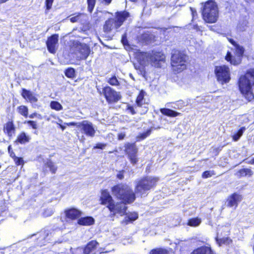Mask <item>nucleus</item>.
I'll return each instance as SVG.
<instances>
[{
    "label": "nucleus",
    "instance_id": "f257e3e1",
    "mask_svg": "<svg viewBox=\"0 0 254 254\" xmlns=\"http://www.w3.org/2000/svg\"><path fill=\"white\" fill-rule=\"evenodd\" d=\"M116 195L121 201L115 202L108 191H102L100 197V204L105 205L110 211L109 217L114 220L116 214L123 216L127 214V204H130L135 199L133 191H116Z\"/></svg>",
    "mask_w": 254,
    "mask_h": 254
},
{
    "label": "nucleus",
    "instance_id": "f03ea898",
    "mask_svg": "<svg viewBox=\"0 0 254 254\" xmlns=\"http://www.w3.org/2000/svg\"><path fill=\"white\" fill-rule=\"evenodd\" d=\"M254 86V69L248 71L241 76L239 81V87L242 94L249 101L254 99L253 86Z\"/></svg>",
    "mask_w": 254,
    "mask_h": 254
},
{
    "label": "nucleus",
    "instance_id": "7ed1b4c3",
    "mask_svg": "<svg viewBox=\"0 0 254 254\" xmlns=\"http://www.w3.org/2000/svg\"><path fill=\"white\" fill-rule=\"evenodd\" d=\"M204 20L208 23H215L218 19L219 12L217 5L213 0L207 1L202 12Z\"/></svg>",
    "mask_w": 254,
    "mask_h": 254
},
{
    "label": "nucleus",
    "instance_id": "20e7f679",
    "mask_svg": "<svg viewBox=\"0 0 254 254\" xmlns=\"http://www.w3.org/2000/svg\"><path fill=\"white\" fill-rule=\"evenodd\" d=\"M187 57L183 52L174 50L172 53L171 64L173 70L177 72H181L187 67L186 63Z\"/></svg>",
    "mask_w": 254,
    "mask_h": 254
},
{
    "label": "nucleus",
    "instance_id": "39448f33",
    "mask_svg": "<svg viewBox=\"0 0 254 254\" xmlns=\"http://www.w3.org/2000/svg\"><path fill=\"white\" fill-rule=\"evenodd\" d=\"M158 180L159 179L157 177H146L138 181L136 185V190H149L155 185Z\"/></svg>",
    "mask_w": 254,
    "mask_h": 254
},
{
    "label": "nucleus",
    "instance_id": "423d86ee",
    "mask_svg": "<svg viewBox=\"0 0 254 254\" xmlns=\"http://www.w3.org/2000/svg\"><path fill=\"white\" fill-rule=\"evenodd\" d=\"M215 72L217 80L222 84L227 83L230 79V73L229 68L226 65L215 67Z\"/></svg>",
    "mask_w": 254,
    "mask_h": 254
},
{
    "label": "nucleus",
    "instance_id": "0eeeda50",
    "mask_svg": "<svg viewBox=\"0 0 254 254\" xmlns=\"http://www.w3.org/2000/svg\"><path fill=\"white\" fill-rule=\"evenodd\" d=\"M102 93L104 94L107 101L109 103L117 102L121 97L119 92L109 86H106L103 88Z\"/></svg>",
    "mask_w": 254,
    "mask_h": 254
},
{
    "label": "nucleus",
    "instance_id": "6e6552de",
    "mask_svg": "<svg viewBox=\"0 0 254 254\" xmlns=\"http://www.w3.org/2000/svg\"><path fill=\"white\" fill-rule=\"evenodd\" d=\"M234 47L237 59L233 58L230 52H228L227 55L226 56L225 59L227 61L230 62L231 64L237 65L240 63V58L243 56L244 54V49L243 47L238 44L236 45Z\"/></svg>",
    "mask_w": 254,
    "mask_h": 254
},
{
    "label": "nucleus",
    "instance_id": "1a4fd4ad",
    "mask_svg": "<svg viewBox=\"0 0 254 254\" xmlns=\"http://www.w3.org/2000/svg\"><path fill=\"white\" fill-rule=\"evenodd\" d=\"M125 151L130 162L134 165L138 161L137 157L138 149L133 143H127L125 145Z\"/></svg>",
    "mask_w": 254,
    "mask_h": 254
},
{
    "label": "nucleus",
    "instance_id": "9d476101",
    "mask_svg": "<svg viewBox=\"0 0 254 254\" xmlns=\"http://www.w3.org/2000/svg\"><path fill=\"white\" fill-rule=\"evenodd\" d=\"M78 126L81 132L87 136L90 137H93L95 136L96 131L91 122L85 120L80 122Z\"/></svg>",
    "mask_w": 254,
    "mask_h": 254
},
{
    "label": "nucleus",
    "instance_id": "9b49d317",
    "mask_svg": "<svg viewBox=\"0 0 254 254\" xmlns=\"http://www.w3.org/2000/svg\"><path fill=\"white\" fill-rule=\"evenodd\" d=\"M242 195L234 192L227 198V206L228 207L237 208L239 203L242 200Z\"/></svg>",
    "mask_w": 254,
    "mask_h": 254
},
{
    "label": "nucleus",
    "instance_id": "f8f14e48",
    "mask_svg": "<svg viewBox=\"0 0 254 254\" xmlns=\"http://www.w3.org/2000/svg\"><path fill=\"white\" fill-rule=\"evenodd\" d=\"M65 218L67 220L74 221L79 218L82 214L81 210L74 207L67 208L64 211Z\"/></svg>",
    "mask_w": 254,
    "mask_h": 254
},
{
    "label": "nucleus",
    "instance_id": "ddd939ff",
    "mask_svg": "<svg viewBox=\"0 0 254 254\" xmlns=\"http://www.w3.org/2000/svg\"><path fill=\"white\" fill-rule=\"evenodd\" d=\"M76 50L79 55L78 57L82 60L86 59L90 53L89 46L84 43L78 44L76 47Z\"/></svg>",
    "mask_w": 254,
    "mask_h": 254
},
{
    "label": "nucleus",
    "instance_id": "4468645a",
    "mask_svg": "<svg viewBox=\"0 0 254 254\" xmlns=\"http://www.w3.org/2000/svg\"><path fill=\"white\" fill-rule=\"evenodd\" d=\"M59 40V36L57 34H54L48 38L46 44L48 51L52 54L56 53V46Z\"/></svg>",
    "mask_w": 254,
    "mask_h": 254
},
{
    "label": "nucleus",
    "instance_id": "2eb2a0df",
    "mask_svg": "<svg viewBox=\"0 0 254 254\" xmlns=\"http://www.w3.org/2000/svg\"><path fill=\"white\" fill-rule=\"evenodd\" d=\"M151 64L155 67H160L159 62H164L165 61V55L160 52H152L151 53Z\"/></svg>",
    "mask_w": 254,
    "mask_h": 254
},
{
    "label": "nucleus",
    "instance_id": "dca6fc26",
    "mask_svg": "<svg viewBox=\"0 0 254 254\" xmlns=\"http://www.w3.org/2000/svg\"><path fill=\"white\" fill-rule=\"evenodd\" d=\"M116 17L114 20L116 21V24L117 28H119L126 20V19L129 16V13L126 11L117 12L115 14Z\"/></svg>",
    "mask_w": 254,
    "mask_h": 254
},
{
    "label": "nucleus",
    "instance_id": "f3484780",
    "mask_svg": "<svg viewBox=\"0 0 254 254\" xmlns=\"http://www.w3.org/2000/svg\"><path fill=\"white\" fill-rule=\"evenodd\" d=\"M190 254H216L210 247L202 246L194 249Z\"/></svg>",
    "mask_w": 254,
    "mask_h": 254
},
{
    "label": "nucleus",
    "instance_id": "a211bd4d",
    "mask_svg": "<svg viewBox=\"0 0 254 254\" xmlns=\"http://www.w3.org/2000/svg\"><path fill=\"white\" fill-rule=\"evenodd\" d=\"M95 219L92 216L80 217L77 221V223L80 226H88L95 223Z\"/></svg>",
    "mask_w": 254,
    "mask_h": 254
},
{
    "label": "nucleus",
    "instance_id": "6ab92c4d",
    "mask_svg": "<svg viewBox=\"0 0 254 254\" xmlns=\"http://www.w3.org/2000/svg\"><path fill=\"white\" fill-rule=\"evenodd\" d=\"M21 95L25 99L32 103H35L38 101L37 98L33 92L25 89H22Z\"/></svg>",
    "mask_w": 254,
    "mask_h": 254
},
{
    "label": "nucleus",
    "instance_id": "aec40b11",
    "mask_svg": "<svg viewBox=\"0 0 254 254\" xmlns=\"http://www.w3.org/2000/svg\"><path fill=\"white\" fill-rule=\"evenodd\" d=\"M151 53H140L138 56V60L142 65H146L149 64H151Z\"/></svg>",
    "mask_w": 254,
    "mask_h": 254
},
{
    "label": "nucleus",
    "instance_id": "412c9836",
    "mask_svg": "<svg viewBox=\"0 0 254 254\" xmlns=\"http://www.w3.org/2000/svg\"><path fill=\"white\" fill-rule=\"evenodd\" d=\"M98 245V243L96 240H92L89 242L83 249L84 254H89L96 249Z\"/></svg>",
    "mask_w": 254,
    "mask_h": 254
},
{
    "label": "nucleus",
    "instance_id": "4be33fe9",
    "mask_svg": "<svg viewBox=\"0 0 254 254\" xmlns=\"http://www.w3.org/2000/svg\"><path fill=\"white\" fill-rule=\"evenodd\" d=\"M114 28H118L114 19H109L107 20L103 27L104 31L105 32L109 33Z\"/></svg>",
    "mask_w": 254,
    "mask_h": 254
},
{
    "label": "nucleus",
    "instance_id": "5701e85b",
    "mask_svg": "<svg viewBox=\"0 0 254 254\" xmlns=\"http://www.w3.org/2000/svg\"><path fill=\"white\" fill-rule=\"evenodd\" d=\"M144 95L145 92L141 91L137 97L136 103L138 107H141L144 106L143 107L145 109L144 112H146L147 107L146 106V105L145 104V100L144 99Z\"/></svg>",
    "mask_w": 254,
    "mask_h": 254
},
{
    "label": "nucleus",
    "instance_id": "b1692460",
    "mask_svg": "<svg viewBox=\"0 0 254 254\" xmlns=\"http://www.w3.org/2000/svg\"><path fill=\"white\" fill-rule=\"evenodd\" d=\"M4 130L8 136L11 137L15 132V127L12 122H8L4 127Z\"/></svg>",
    "mask_w": 254,
    "mask_h": 254
},
{
    "label": "nucleus",
    "instance_id": "393cba45",
    "mask_svg": "<svg viewBox=\"0 0 254 254\" xmlns=\"http://www.w3.org/2000/svg\"><path fill=\"white\" fill-rule=\"evenodd\" d=\"M253 174V172L250 169L245 168L239 170L235 175L237 177L241 178L243 177H250Z\"/></svg>",
    "mask_w": 254,
    "mask_h": 254
},
{
    "label": "nucleus",
    "instance_id": "a878e982",
    "mask_svg": "<svg viewBox=\"0 0 254 254\" xmlns=\"http://www.w3.org/2000/svg\"><path fill=\"white\" fill-rule=\"evenodd\" d=\"M138 218V213L136 212H130L128 215L126 216L124 220V222L126 224L129 223H132Z\"/></svg>",
    "mask_w": 254,
    "mask_h": 254
},
{
    "label": "nucleus",
    "instance_id": "bb28decb",
    "mask_svg": "<svg viewBox=\"0 0 254 254\" xmlns=\"http://www.w3.org/2000/svg\"><path fill=\"white\" fill-rule=\"evenodd\" d=\"M30 139V137L29 136L27 135L25 132H22L18 135L15 142H18L20 144H24L28 142Z\"/></svg>",
    "mask_w": 254,
    "mask_h": 254
},
{
    "label": "nucleus",
    "instance_id": "cd10ccee",
    "mask_svg": "<svg viewBox=\"0 0 254 254\" xmlns=\"http://www.w3.org/2000/svg\"><path fill=\"white\" fill-rule=\"evenodd\" d=\"M160 112L162 114L171 117H175L181 115V113H180L175 112L172 110L167 108L161 109Z\"/></svg>",
    "mask_w": 254,
    "mask_h": 254
},
{
    "label": "nucleus",
    "instance_id": "c85d7f7f",
    "mask_svg": "<svg viewBox=\"0 0 254 254\" xmlns=\"http://www.w3.org/2000/svg\"><path fill=\"white\" fill-rule=\"evenodd\" d=\"M201 219L198 217L191 218L188 220L187 225L190 227H197L201 223Z\"/></svg>",
    "mask_w": 254,
    "mask_h": 254
},
{
    "label": "nucleus",
    "instance_id": "c756f323",
    "mask_svg": "<svg viewBox=\"0 0 254 254\" xmlns=\"http://www.w3.org/2000/svg\"><path fill=\"white\" fill-rule=\"evenodd\" d=\"M17 110L18 113L20 115L25 117H27L28 115V109L26 106L23 105L20 106L17 108Z\"/></svg>",
    "mask_w": 254,
    "mask_h": 254
},
{
    "label": "nucleus",
    "instance_id": "7c9ffc66",
    "mask_svg": "<svg viewBox=\"0 0 254 254\" xmlns=\"http://www.w3.org/2000/svg\"><path fill=\"white\" fill-rule=\"evenodd\" d=\"M128 186L126 184H119L114 187L112 190H129Z\"/></svg>",
    "mask_w": 254,
    "mask_h": 254
},
{
    "label": "nucleus",
    "instance_id": "2f4dec72",
    "mask_svg": "<svg viewBox=\"0 0 254 254\" xmlns=\"http://www.w3.org/2000/svg\"><path fill=\"white\" fill-rule=\"evenodd\" d=\"M246 130V128L245 127H242L240 128L238 131L234 134L233 135V139L234 141H237L240 138V137L242 135L244 131Z\"/></svg>",
    "mask_w": 254,
    "mask_h": 254
},
{
    "label": "nucleus",
    "instance_id": "473e14b6",
    "mask_svg": "<svg viewBox=\"0 0 254 254\" xmlns=\"http://www.w3.org/2000/svg\"><path fill=\"white\" fill-rule=\"evenodd\" d=\"M150 254H168L167 250L161 248H156L151 251Z\"/></svg>",
    "mask_w": 254,
    "mask_h": 254
},
{
    "label": "nucleus",
    "instance_id": "72a5a7b5",
    "mask_svg": "<svg viewBox=\"0 0 254 254\" xmlns=\"http://www.w3.org/2000/svg\"><path fill=\"white\" fill-rule=\"evenodd\" d=\"M50 106L52 109L57 111H60L63 109V107L61 104L57 101L51 102Z\"/></svg>",
    "mask_w": 254,
    "mask_h": 254
},
{
    "label": "nucleus",
    "instance_id": "f704fd0d",
    "mask_svg": "<svg viewBox=\"0 0 254 254\" xmlns=\"http://www.w3.org/2000/svg\"><path fill=\"white\" fill-rule=\"evenodd\" d=\"M65 75L68 78H73L75 76V70L72 68H68L65 71Z\"/></svg>",
    "mask_w": 254,
    "mask_h": 254
},
{
    "label": "nucleus",
    "instance_id": "c9c22d12",
    "mask_svg": "<svg viewBox=\"0 0 254 254\" xmlns=\"http://www.w3.org/2000/svg\"><path fill=\"white\" fill-rule=\"evenodd\" d=\"M107 81L111 85L116 86L119 84V82L115 76L109 78Z\"/></svg>",
    "mask_w": 254,
    "mask_h": 254
},
{
    "label": "nucleus",
    "instance_id": "e433bc0d",
    "mask_svg": "<svg viewBox=\"0 0 254 254\" xmlns=\"http://www.w3.org/2000/svg\"><path fill=\"white\" fill-rule=\"evenodd\" d=\"M215 173L214 171H206L204 172L202 174V177L203 178H208L212 177L213 175H215Z\"/></svg>",
    "mask_w": 254,
    "mask_h": 254
},
{
    "label": "nucleus",
    "instance_id": "4c0bfd02",
    "mask_svg": "<svg viewBox=\"0 0 254 254\" xmlns=\"http://www.w3.org/2000/svg\"><path fill=\"white\" fill-rule=\"evenodd\" d=\"M47 166L48 168H50V171L52 172V173L54 174L56 173L57 167L52 162L48 161L47 163Z\"/></svg>",
    "mask_w": 254,
    "mask_h": 254
},
{
    "label": "nucleus",
    "instance_id": "58836bf2",
    "mask_svg": "<svg viewBox=\"0 0 254 254\" xmlns=\"http://www.w3.org/2000/svg\"><path fill=\"white\" fill-rule=\"evenodd\" d=\"M25 124H27L30 127H32V128L34 129H36L38 128V125L37 122L34 121H26L24 123Z\"/></svg>",
    "mask_w": 254,
    "mask_h": 254
},
{
    "label": "nucleus",
    "instance_id": "ea45409f",
    "mask_svg": "<svg viewBox=\"0 0 254 254\" xmlns=\"http://www.w3.org/2000/svg\"><path fill=\"white\" fill-rule=\"evenodd\" d=\"M87 2L88 4V10L91 12L95 5V0H87Z\"/></svg>",
    "mask_w": 254,
    "mask_h": 254
},
{
    "label": "nucleus",
    "instance_id": "a19ab883",
    "mask_svg": "<svg viewBox=\"0 0 254 254\" xmlns=\"http://www.w3.org/2000/svg\"><path fill=\"white\" fill-rule=\"evenodd\" d=\"M13 159H14L15 164L17 165H23L24 161L22 158H19L15 156Z\"/></svg>",
    "mask_w": 254,
    "mask_h": 254
},
{
    "label": "nucleus",
    "instance_id": "79ce46f5",
    "mask_svg": "<svg viewBox=\"0 0 254 254\" xmlns=\"http://www.w3.org/2000/svg\"><path fill=\"white\" fill-rule=\"evenodd\" d=\"M151 133L150 130H148L147 131L140 134L138 136V137H139L141 139H143L145 138L147 136H148Z\"/></svg>",
    "mask_w": 254,
    "mask_h": 254
},
{
    "label": "nucleus",
    "instance_id": "37998d69",
    "mask_svg": "<svg viewBox=\"0 0 254 254\" xmlns=\"http://www.w3.org/2000/svg\"><path fill=\"white\" fill-rule=\"evenodd\" d=\"M54 0H46V7L48 10L51 8Z\"/></svg>",
    "mask_w": 254,
    "mask_h": 254
},
{
    "label": "nucleus",
    "instance_id": "c03bdc74",
    "mask_svg": "<svg viewBox=\"0 0 254 254\" xmlns=\"http://www.w3.org/2000/svg\"><path fill=\"white\" fill-rule=\"evenodd\" d=\"M81 15V14H78V15L74 16V17H72L71 18H70V21L72 22V23H74V22H77L78 19H79V16Z\"/></svg>",
    "mask_w": 254,
    "mask_h": 254
},
{
    "label": "nucleus",
    "instance_id": "a18cd8bd",
    "mask_svg": "<svg viewBox=\"0 0 254 254\" xmlns=\"http://www.w3.org/2000/svg\"><path fill=\"white\" fill-rule=\"evenodd\" d=\"M106 146V144L103 143H97L95 146L94 147V148H98L103 149Z\"/></svg>",
    "mask_w": 254,
    "mask_h": 254
},
{
    "label": "nucleus",
    "instance_id": "49530a36",
    "mask_svg": "<svg viewBox=\"0 0 254 254\" xmlns=\"http://www.w3.org/2000/svg\"><path fill=\"white\" fill-rule=\"evenodd\" d=\"M8 153H9L10 157H12V158H13L14 157H15L16 156L14 153L13 152V151L11 150V145H9L8 147Z\"/></svg>",
    "mask_w": 254,
    "mask_h": 254
},
{
    "label": "nucleus",
    "instance_id": "de8ad7c7",
    "mask_svg": "<svg viewBox=\"0 0 254 254\" xmlns=\"http://www.w3.org/2000/svg\"><path fill=\"white\" fill-rule=\"evenodd\" d=\"M124 171H120L117 174V177L120 180H122L124 178Z\"/></svg>",
    "mask_w": 254,
    "mask_h": 254
},
{
    "label": "nucleus",
    "instance_id": "09e8293b",
    "mask_svg": "<svg viewBox=\"0 0 254 254\" xmlns=\"http://www.w3.org/2000/svg\"><path fill=\"white\" fill-rule=\"evenodd\" d=\"M68 126H76L77 127L79 128V123H74V122H70L69 123H66L65 124Z\"/></svg>",
    "mask_w": 254,
    "mask_h": 254
},
{
    "label": "nucleus",
    "instance_id": "8fccbe9b",
    "mask_svg": "<svg viewBox=\"0 0 254 254\" xmlns=\"http://www.w3.org/2000/svg\"><path fill=\"white\" fill-rule=\"evenodd\" d=\"M126 136V134L124 132H121L118 134V139L119 140H122Z\"/></svg>",
    "mask_w": 254,
    "mask_h": 254
},
{
    "label": "nucleus",
    "instance_id": "3c124183",
    "mask_svg": "<svg viewBox=\"0 0 254 254\" xmlns=\"http://www.w3.org/2000/svg\"><path fill=\"white\" fill-rule=\"evenodd\" d=\"M190 9L191 11V14L192 16V18H193L195 17V15H197L196 11L195 9L192 7H190Z\"/></svg>",
    "mask_w": 254,
    "mask_h": 254
},
{
    "label": "nucleus",
    "instance_id": "603ef678",
    "mask_svg": "<svg viewBox=\"0 0 254 254\" xmlns=\"http://www.w3.org/2000/svg\"><path fill=\"white\" fill-rule=\"evenodd\" d=\"M177 105H180L181 107H184V106H186V105L185 104V103L182 100L178 101L177 102Z\"/></svg>",
    "mask_w": 254,
    "mask_h": 254
},
{
    "label": "nucleus",
    "instance_id": "864d4df0",
    "mask_svg": "<svg viewBox=\"0 0 254 254\" xmlns=\"http://www.w3.org/2000/svg\"><path fill=\"white\" fill-rule=\"evenodd\" d=\"M39 116H40V115L37 114V113H33L32 114H31L29 116V117L31 119L34 118V117H38Z\"/></svg>",
    "mask_w": 254,
    "mask_h": 254
},
{
    "label": "nucleus",
    "instance_id": "5fc2aeb1",
    "mask_svg": "<svg viewBox=\"0 0 254 254\" xmlns=\"http://www.w3.org/2000/svg\"><path fill=\"white\" fill-rule=\"evenodd\" d=\"M128 109L129 110V111L132 114H134L135 113V112L134 110V109L132 107H128Z\"/></svg>",
    "mask_w": 254,
    "mask_h": 254
},
{
    "label": "nucleus",
    "instance_id": "6e6d98bb",
    "mask_svg": "<svg viewBox=\"0 0 254 254\" xmlns=\"http://www.w3.org/2000/svg\"><path fill=\"white\" fill-rule=\"evenodd\" d=\"M229 41L231 43H232L234 45V47L236 46V45H237L236 43V42L232 39H230Z\"/></svg>",
    "mask_w": 254,
    "mask_h": 254
},
{
    "label": "nucleus",
    "instance_id": "4d7b16f0",
    "mask_svg": "<svg viewBox=\"0 0 254 254\" xmlns=\"http://www.w3.org/2000/svg\"><path fill=\"white\" fill-rule=\"evenodd\" d=\"M57 124H58V125H59V126H60V127L62 128V129L63 130H64V129H65V126H64L62 125L61 124H60V123H57Z\"/></svg>",
    "mask_w": 254,
    "mask_h": 254
},
{
    "label": "nucleus",
    "instance_id": "13d9d810",
    "mask_svg": "<svg viewBox=\"0 0 254 254\" xmlns=\"http://www.w3.org/2000/svg\"><path fill=\"white\" fill-rule=\"evenodd\" d=\"M107 4H109L111 3L112 0H104Z\"/></svg>",
    "mask_w": 254,
    "mask_h": 254
},
{
    "label": "nucleus",
    "instance_id": "bf43d9fd",
    "mask_svg": "<svg viewBox=\"0 0 254 254\" xmlns=\"http://www.w3.org/2000/svg\"><path fill=\"white\" fill-rule=\"evenodd\" d=\"M7 0H0V3H3V2H5L6 1H7Z\"/></svg>",
    "mask_w": 254,
    "mask_h": 254
},
{
    "label": "nucleus",
    "instance_id": "052dcab7",
    "mask_svg": "<svg viewBox=\"0 0 254 254\" xmlns=\"http://www.w3.org/2000/svg\"><path fill=\"white\" fill-rule=\"evenodd\" d=\"M122 42H123V43L124 44H126L125 40V39H124V38H123V39H122Z\"/></svg>",
    "mask_w": 254,
    "mask_h": 254
},
{
    "label": "nucleus",
    "instance_id": "680f3d73",
    "mask_svg": "<svg viewBox=\"0 0 254 254\" xmlns=\"http://www.w3.org/2000/svg\"><path fill=\"white\" fill-rule=\"evenodd\" d=\"M59 123L61 124L63 122L62 120L61 119H59Z\"/></svg>",
    "mask_w": 254,
    "mask_h": 254
},
{
    "label": "nucleus",
    "instance_id": "e2e57ef3",
    "mask_svg": "<svg viewBox=\"0 0 254 254\" xmlns=\"http://www.w3.org/2000/svg\"><path fill=\"white\" fill-rule=\"evenodd\" d=\"M251 163L254 164V158L253 159H252Z\"/></svg>",
    "mask_w": 254,
    "mask_h": 254
},
{
    "label": "nucleus",
    "instance_id": "0e129e2a",
    "mask_svg": "<svg viewBox=\"0 0 254 254\" xmlns=\"http://www.w3.org/2000/svg\"><path fill=\"white\" fill-rule=\"evenodd\" d=\"M218 151H219V149L218 148H216V152L218 153Z\"/></svg>",
    "mask_w": 254,
    "mask_h": 254
}]
</instances>
